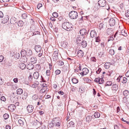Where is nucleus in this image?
<instances>
[{
    "mask_svg": "<svg viewBox=\"0 0 129 129\" xmlns=\"http://www.w3.org/2000/svg\"><path fill=\"white\" fill-rule=\"evenodd\" d=\"M95 42H99L101 40L100 38V37H98L95 38Z\"/></svg>",
    "mask_w": 129,
    "mask_h": 129,
    "instance_id": "obj_50",
    "label": "nucleus"
},
{
    "mask_svg": "<svg viewBox=\"0 0 129 129\" xmlns=\"http://www.w3.org/2000/svg\"><path fill=\"white\" fill-rule=\"evenodd\" d=\"M110 65V63L106 62L105 64V67L106 69H108L109 68Z\"/></svg>",
    "mask_w": 129,
    "mask_h": 129,
    "instance_id": "obj_38",
    "label": "nucleus"
},
{
    "mask_svg": "<svg viewBox=\"0 0 129 129\" xmlns=\"http://www.w3.org/2000/svg\"><path fill=\"white\" fill-rule=\"evenodd\" d=\"M52 15L54 17L56 18L58 16V14L56 12H54L52 14Z\"/></svg>",
    "mask_w": 129,
    "mask_h": 129,
    "instance_id": "obj_52",
    "label": "nucleus"
},
{
    "mask_svg": "<svg viewBox=\"0 0 129 129\" xmlns=\"http://www.w3.org/2000/svg\"><path fill=\"white\" fill-rule=\"evenodd\" d=\"M4 118L5 119H8L9 117V115L7 113H5L3 115Z\"/></svg>",
    "mask_w": 129,
    "mask_h": 129,
    "instance_id": "obj_46",
    "label": "nucleus"
},
{
    "mask_svg": "<svg viewBox=\"0 0 129 129\" xmlns=\"http://www.w3.org/2000/svg\"><path fill=\"white\" fill-rule=\"evenodd\" d=\"M35 68L38 71H40L41 69V66L39 64L36 65L35 66Z\"/></svg>",
    "mask_w": 129,
    "mask_h": 129,
    "instance_id": "obj_32",
    "label": "nucleus"
},
{
    "mask_svg": "<svg viewBox=\"0 0 129 129\" xmlns=\"http://www.w3.org/2000/svg\"><path fill=\"white\" fill-rule=\"evenodd\" d=\"M34 65L32 63H29L28 64L27 66V69L31 70L33 69L34 68Z\"/></svg>",
    "mask_w": 129,
    "mask_h": 129,
    "instance_id": "obj_14",
    "label": "nucleus"
},
{
    "mask_svg": "<svg viewBox=\"0 0 129 129\" xmlns=\"http://www.w3.org/2000/svg\"><path fill=\"white\" fill-rule=\"evenodd\" d=\"M61 45L62 47L65 48L67 46V45L66 43H64L63 42H62Z\"/></svg>",
    "mask_w": 129,
    "mask_h": 129,
    "instance_id": "obj_51",
    "label": "nucleus"
},
{
    "mask_svg": "<svg viewBox=\"0 0 129 129\" xmlns=\"http://www.w3.org/2000/svg\"><path fill=\"white\" fill-rule=\"evenodd\" d=\"M112 87L113 88V89H114V90H117L118 88V86L117 84H114L112 85Z\"/></svg>",
    "mask_w": 129,
    "mask_h": 129,
    "instance_id": "obj_29",
    "label": "nucleus"
},
{
    "mask_svg": "<svg viewBox=\"0 0 129 129\" xmlns=\"http://www.w3.org/2000/svg\"><path fill=\"white\" fill-rule=\"evenodd\" d=\"M26 109L28 112L29 113H30L33 111L34 107L32 105H28Z\"/></svg>",
    "mask_w": 129,
    "mask_h": 129,
    "instance_id": "obj_6",
    "label": "nucleus"
},
{
    "mask_svg": "<svg viewBox=\"0 0 129 129\" xmlns=\"http://www.w3.org/2000/svg\"><path fill=\"white\" fill-rule=\"evenodd\" d=\"M55 126L54 123H53V122H52V120L51 123H50L49 124V126L50 127H52Z\"/></svg>",
    "mask_w": 129,
    "mask_h": 129,
    "instance_id": "obj_58",
    "label": "nucleus"
},
{
    "mask_svg": "<svg viewBox=\"0 0 129 129\" xmlns=\"http://www.w3.org/2000/svg\"><path fill=\"white\" fill-rule=\"evenodd\" d=\"M26 55L28 56H31L32 54V51L30 49H27L26 51Z\"/></svg>",
    "mask_w": 129,
    "mask_h": 129,
    "instance_id": "obj_19",
    "label": "nucleus"
},
{
    "mask_svg": "<svg viewBox=\"0 0 129 129\" xmlns=\"http://www.w3.org/2000/svg\"><path fill=\"white\" fill-rule=\"evenodd\" d=\"M37 61V58L35 57H31L30 59V61L32 62V63L34 64Z\"/></svg>",
    "mask_w": 129,
    "mask_h": 129,
    "instance_id": "obj_17",
    "label": "nucleus"
},
{
    "mask_svg": "<svg viewBox=\"0 0 129 129\" xmlns=\"http://www.w3.org/2000/svg\"><path fill=\"white\" fill-rule=\"evenodd\" d=\"M128 91L127 90H125L123 91V94L125 96H127L128 94Z\"/></svg>",
    "mask_w": 129,
    "mask_h": 129,
    "instance_id": "obj_44",
    "label": "nucleus"
},
{
    "mask_svg": "<svg viewBox=\"0 0 129 129\" xmlns=\"http://www.w3.org/2000/svg\"><path fill=\"white\" fill-rule=\"evenodd\" d=\"M28 94L26 92H24L22 95L23 96L22 98L24 99H25L28 96Z\"/></svg>",
    "mask_w": 129,
    "mask_h": 129,
    "instance_id": "obj_39",
    "label": "nucleus"
},
{
    "mask_svg": "<svg viewBox=\"0 0 129 129\" xmlns=\"http://www.w3.org/2000/svg\"><path fill=\"white\" fill-rule=\"evenodd\" d=\"M99 5V7H98V9L100 7H104L106 5V1L104 0H99L98 1V4L97 5Z\"/></svg>",
    "mask_w": 129,
    "mask_h": 129,
    "instance_id": "obj_4",
    "label": "nucleus"
},
{
    "mask_svg": "<svg viewBox=\"0 0 129 129\" xmlns=\"http://www.w3.org/2000/svg\"><path fill=\"white\" fill-rule=\"evenodd\" d=\"M69 16L71 19H76L78 16V13L75 11H72L69 13Z\"/></svg>",
    "mask_w": 129,
    "mask_h": 129,
    "instance_id": "obj_3",
    "label": "nucleus"
},
{
    "mask_svg": "<svg viewBox=\"0 0 129 129\" xmlns=\"http://www.w3.org/2000/svg\"><path fill=\"white\" fill-rule=\"evenodd\" d=\"M90 36L92 38L95 37L96 36V33L94 30H91L90 33Z\"/></svg>",
    "mask_w": 129,
    "mask_h": 129,
    "instance_id": "obj_15",
    "label": "nucleus"
},
{
    "mask_svg": "<svg viewBox=\"0 0 129 129\" xmlns=\"http://www.w3.org/2000/svg\"><path fill=\"white\" fill-rule=\"evenodd\" d=\"M125 30H122V31L121 32V33L120 34V35H122L126 37L127 35V34L126 32H125Z\"/></svg>",
    "mask_w": 129,
    "mask_h": 129,
    "instance_id": "obj_37",
    "label": "nucleus"
},
{
    "mask_svg": "<svg viewBox=\"0 0 129 129\" xmlns=\"http://www.w3.org/2000/svg\"><path fill=\"white\" fill-rule=\"evenodd\" d=\"M112 29L111 28H108L107 30V33L108 34L111 35L113 33Z\"/></svg>",
    "mask_w": 129,
    "mask_h": 129,
    "instance_id": "obj_18",
    "label": "nucleus"
},
{
    "mask_svg": "<svg viewBox=\"0 0 129 129\" xmlns=\"http://www.w3.org/2000/svg\"><path fill=\"white\" fill-rule=\"evenodd\" d=\"M101 71V69L100 68H99L96 71V72L97 74H99Z\"/></svg>",
    "mask_w": 129,
    "mask_h": 129,
    "instance_id": "obj_59",
    "label": "nucleus"
},
{
    "mask_svg": "<svg viewBox=\"0 0 129 129\" xmlns=\"http://www.w3.org/2000/svg\"><path fill=\"white\" fill-rule=\"evenodd\" d=\"M17 21V19L14 17H13L11 19L10 23L14 25L16 23Z\"/></svg>",
    "mask_w": 129,
    "mask_h": 129,
    "instance_id": "obj_12",
    "label": "nucleus"
},
{
    "mask_svg": "<svg viewBox=\"0 0 129 129\" xmlns=\"http://www.w3.org/2000/svg\"><path fill=\"white\" fill-rule=\"evenodd\" d=\"M32 36L38 35L40 34V32L38 31H35L34 32H33Z\"/></svg>",
    "mask_w": 129,
    "mask_h": 129,
    "instance_id": "obj_55",
    "label": "nucleus"
},
{
    "mask_svg": "<svg viewBox=\"0 0 129 129\" xmlns=\"http://www.w3.org/2000/svg\"><path fill=\"white\" fill-rule=\"evenodd\" d=\"M78 91L82 93L84 91V89L82 88V86H80Z\"/></svg>",
    "mask_w": 129,
    "mask_h": 129,
    "instance_id": "obj_35",
    "label": "nucleus"
},
{
    "mask_svg": "<svg viewBox=\"0 0 129 129\" xmlns=\"http://www.w3.org/2000/svg\"><path fill=\"white\" fill-rule=\"evenodd\" d=\"M20 68L22 70L25 69L26 67L25 64L23 63H21L20 64Z\"/></svg>",
    "mask_w": 129,
    "mask_h": 129,
    "instance_id": "obj_28",
    "label": "nucleus"
},
{
    "mask_svg": "<svg viewBox=\"0 0 129 129\" xmlns=\"http://www.w3.org/2000/svg\"><path fill=\"white\" fill-rule=\"evenodd\" d=\"M115 51L113 49H111L110 50L109 52L110 54L111 55H114L115 53Z\"/></svg>",
    "mask_w": 129,
    "mask_h": 129,
    "instance_id": "obj_42",
    "label": "nucleus"
},
{
    "mask_svg": "<svg viewBox=\"0 0 129 129\" xmlns=\"http://www.w3.org/2000/svg\"><path fill=\"white\" fill-rule=\"evenodd\" d=\"M92 116H87L86 118V120L88 122H89L90 121L92 120Z\"/></svg>",
    "mask_w": 129,
    "mask_h": 129,
    "instance_id": "obj_27",
    "label": "nucleus"
},
{
    "mask_svg": "<svg viewBox=\"0 0 129 129\" xmlns=\"http://www.w3.org/2000/svg\"><path fill=\"white\" fill-rule=\"evenodd\" d=\"M104 25V24L102 23H100L99 26V29L100 30H101L103 28V27Z\"/></svg>",
    "mask_w": 129,
    "mask_h": 129,
    "instance_id": "obj_45",
    "label": "nucleus"
},
{
    "mask_svg": "<svg viewBox=\"0 0 129 129\" xmlns=\"http://www.w3.org/2000/svg\"><path fill=\"white\" fill-rule=\"evenodd\" d=\"M81 41L80 39L79 38H77L76 39V41L77 44H79V43H81L80 41Z\"/></svg>",
    "mask_w": 129,
    "mask_h": 129,
    "instance_id": "obj_60",
    "label": "nucleus"
},
{
    "mask_svg": "<svg viewBox=\"0 0 129 129\" xmlns=\"http://www.w3.org/2000/svg\"><path fill=\"white\" fill-rule=\"evenodd\" d=\"M13 81L15 83H17L18 82V79L17 78H16L14 79Z\"/></svg>",
    "mask_w": 129,
    "mask_h": 129,
    "instance_id": "obj_62",
    "label": "nucleus"
},
{
    "mask_svg": "<svg viewBox=\"0 0 129 129\" xmlns=\"http://www.w3.org/2000/svg\"><path fill=\"white\" fill-rule=\"evenodd\" d=\"M62 27L64 29L69 31L71 30L72 25L71 24H70L69 22H66L63 23Z\"/></svg>",
    "mask_w": 129,
    "mask_h": 129,
    "instance_id": "obj_1",
    "label": "nucleus"
},
{
    "mask_svg": "<svg viewBox=\"0 0 129 129\" xmlns=\"http://www.w3.org/2000/svg\"><path fill=\"white\" fill-rule=\"evenodd\" d=\"M67 123V126H69V127H70L71 126L72 127H74V125L75 124L72 121H71L68 123V122Z\"/></svg>",
    "mask_w": 129,
    "mask_h": 129,
    "instance_id": "obj_26",
    "label": "nucleus"
},
{
    "mask_svg": "<svg viewBox=\"0 0 129 129\" xmlns=\"http://www.w3.org/2000/svg\"><path fill=\"white\" fill-rule=\"evenodd\" d=\"M127 12L125 13V16L128 17H129V10L127 11Z\"/></svg>",
    "mask_w": 129,
    "mask_h": 129,
    "instance_id": "obj_64",
    "label": "nucleus"
},
{
    "mask_svg": "<svg viewBox=\"0 0 129 129\" xmlns=\"http://www.w3.org/2000/svg\"><path fill=\"white\" fill-rule=\"evenodd\" d=\"M18 88V86L17 84L13 85L12 86V88L13 89H15Z\"/></svg>",
    "mask_w": 129,
    "mask_h": 129,
    "instance_id": "obj_56",
    "label": "nucleus"
},
{
    "mask_svg": "<svg viewBox=\"0 0 129 129\" xmlns=\"http://www.w3.org/2000/svg\"><path fill=\"white\" fill-rule=\"evenodd\" d=\"M112 81H108L106 82V83L105 84V86H110L112 85Z\"/></svg>",
    "mask_w": 129,
    "mask_h": 129,
    "instance_id": "obj_36",
    "label": "nucleus"
},
{
    "mask_svg": "<svg viewBox=\"0 0 129 129\" xmlns=\"http://www.w3.org/2000/svg\"><path fill=\"white\" fill-rule=\"evenodd\" d=\"M80 34L81 36L85 35L86 33V30L85 29H82L79 31Z\"/></svg>",
    "mask_w": 129,
    "mask_h": 129,
    "instance_id": "obj_13",
    "label": "nucleus"
},
{
    "mask_svg": "<svg viewBox=\"0 0 129 129\" xmlns=\"http://www.w3.org/2000/svg\"><path fill=\"white\" fill-rule=\"evenodd\" d=\"M88 72V70L87 68H85L82 69V72H81L80 74L82 76H83L84 75L87 74Z\"/></svg>",
    "mask_w": 129,
    "mask_h": 129,
    "instance_id": "obj_5",
    "label": "nucleus"
},
{
    "mask_svg": "<svg viewBox=\"0 0 129 129\" xmlns=\"http://www.w3.org/2000/svg\"><path fill=\"white\" fill-rule=\"evenodd\" d=\"M87 44L86 41L83 40V41L81 43V45L83 48L86 47L87 45Z\"/></svg>",
    "mask_w": 129,
    "mask_h": 129,
    "instance_id": "obj_22",
    "label": "nucleus"
},
{
    "mask_svg": "<svg viewBox=\"0 0 129 129\" xmlns=\"http://www.w3.org/2000/svg\"><path fill=\"white\" fill-rule=\"evenodd\" d=\"M26 54V51L25 50H23L21 51V57L23 56V57H26L25 55Z\"/></svg>",
    "mask_w": 129,
    "mask_h": 129,
    "instance_id": "obj_21",
    "label": "nucleus"
},
{
    "mask_svg": "<svg viewBox=\"0 0 129 129\" xmlns=\"http://www.w3.org/2000/svg\"><path fill=\"white\" fill-rule=\"evenodd\" d=\"M77 55L78 56L81 58L84 55V53L83 51L81 50H79L77 52Z\"/></svg>",
    "mask_w": 129,
    "mask_h": 129,
    "instance_id": "obj_11",
    "label": "nucleus"
},
{
    "mask_svg": "<svg viewBox=\"0 0 129 129\" xmlns=\"http://www.w3.org/2000/svg\"><path fill=\"white\" fill-rule=\"evenodd\" d=\"M50 70H47L46 72V75L48 76H49L50 75Z\"/></svg>",
    "mask_w": 129,
    "mask_h": 129,
    "instance_id": "obj_54",
    "label": "nucleus"
},
{
    "mask_svg": "<svg viewBox=\"0 0 129 129\" xmlns=\"http://www.w3.org/2000/svg\"><path fill=\"white\" fill-rule=\"evenodd\" d=\"M127 78L125 77H124L123 78V81H122V82L123 83H125L127 82Z\"/></svg>",
    "mask_w": 129,
    "mask_h": 129,
    "instance_id": "obj_49",
    "label": "nucleus"
},
{
    "mask_svg": "<svg viewBox=\"0 0 129 129\" xmlns=\"http://www.w3.org/2000/svg\"><path fill=\"white\" fill-rule=\"evenodd\" d=\"M9 19V16L8 15L5 16L4 18L2 19L1 23L5 24L7 23Z\"/></svg>",
    "mask_w": 129,
    "mask_h": 129,
    "instance_id": "obj_10",
    "label": "nucleus"
},
{
    "mask_svg": "<svg viewBox=\"0 0 129 129\" xmlns=\"http://www.w3.org/2000/svg\"><path fill=\"white\" fill-rule=\"evenodd\" d=\"M4 59V56L2 55L0 56V62H2Z\"/></svg>",
    "mask_w": 129,
    "mask_h": 129,
    "instance_id": "obj_61",
    "label": "nucleus"
},
{
    "mask_svg": "<svg viewBox=\"0 0 129 129\" xmlns=\"http://www.w3.org/2000/svg\"><path fill=\"white\" fill-rule=\"evenodd\" d=\"M42 4L41 3L39 4L37 6V8L38 9H39V8L42 6Z\"/></svg>",
    "mask_w": 129,
    "mask_h": 129,
    "instance_id": "obj_63",
    "label": "nucleus"
},
{
    "mask_svg": "<svg viewBox=\"0 0 129 129\" xmlns=\"http://www.w3.org/2000/svg\"><path fill=\"white\" fill-rule=\"evenodd\" d=\"M39 82L37 81H36L32 85L31 87L35 88L39 84Z\"/></svg>",
    "mask_w": 129,
    "mask_h": 129,
    "instance_id": "obj_25",
    "label": "nucleus"
},
{
    "mask_svg": "<svg viewBox=\"0 0 129 129\" xmlns=\"http://www.w3.org/2000/svg\"><path fill=\"white\" fill-rule=\"evenodd\" d=\"M1 100L3 102H5L6 101V99L4 96H2L1 97Z\"/></svg>",
    "mask_w": 129,
    "mask_h": 129,
    "instance_id": "obj_57",
    "label": "nucleus"
},
{
    "mask_svg": "<svg viewBox=\"0 0 129 129\" xmlns=\"http://www.w3.org/2000/svg\"><path fill=\"white\" fill-rule=\"evenodd\" d=\"M99 56L100 57H104L105 55V53L103 52H100L99 53Z\"/></svg>",
    "mask_w": 129,
    "mask_h": 129,
    "instance_id": "obj_30",
    "label": "nucleus"
},
{
    "mask_svg": "<svg viewBox=\"0 0 129 129\" xmlns=\"http://www.w3.org/2000/svg\"><path fill=\"white\" fill-rule=\"evenodd\" d=\"M53 59H56L58 58V52L57 51H55L53 53Z\"/></svg>",
    "mask_w": 129,
    "mask_h": 129,
    "instance_id": "obj_20",
    "label": "nucleus"
},
{
    "mask_svg": "<svg viewBox=\"0 0 129 129\" xmlns=\"http://www.w3.org/2000/svg\"><path fill=\"white\" fill-rule=\"evenodd\" d=\"M39 76V73L37 72H34L33 75L34 78L35 79H37L38 78Z\"/></svg>",
    "mask_w": 129,
    "mask_h": 129,
    "instance_id": "obj_16",
    "label": "nucleus"
},
{
    "mask_svg": "<svg viewBox=\"0 0 129 129\" xmlns=\"http://www.w3.org/2000/svg\"><path fill=\"white\" fill-rule=\"evenodd\" d=\"M17 24L18 26L22 27L23 26L24 22L21 20H19Z\"/></svg>",
    "mask_w": 129,
    "mask_h": 129,
    "instance_id": "obj_24",
    "label": "nucleus"
},
{
    "mask_svg": "<svg viewBox=\"0 0 129 129\" xmlns=\"http://www.w3.org/2000/svg\"><path fill=\"white\" fill-rule=\"evenodd\" d=\"M18 122L20 126H22L23 125V122L22 120L21 119L19 120H18Z\"/></svg>",
    "mask_w": 129,
    "mask_h": 129,
    "instance_id": "obj_40",
    "label": "nucleus"
},
{
    "mask_svg": "<svg viewBox=\"0 0 129 129\" xmlns=\"http://www.w3.org/2000/svg\"><path fill=\"white\" fill-rule=\"evenodd\" d=\"M38 99V96L36 94H34L32 97V99L36 101Z\"/></svg>",
    "mask_w": 129,
    "mask_h": 129,
    "instance_id": "obj_31",
    "label": "nucleus"
},
{
    "mask_svg": "<svg viewBox=\"0 0 129 129\" xmlns=\"http://www.w3.org/2000/svg\"><path fill=\"white\" fill-rule=\"evenodd\" d=\"M52 120V122H53V123H54V124L55 126L58 129L59 128L60 125V121L59 118H54Z\"/></svg>",
    "mask_w": 129,
    "mask_h": 129,
    "instance_id": "obj_2",
    "label": "nucleus"
},
{
    "mask_svg": "<svg viewBox=\"0 0 129 129\" xmlns=\"http://www.w3.org/2000/svg\"><path fill=\"white\" fill-rule=\"evenodd\" d=\"M60 71L59 70H56L55 71V74L56 75H59L60 73Z\"/></svg>",
    "mask_w": 129,
    "mask_h": 129,
    "instance_id": "obj_53",
    "label": "nucleus"
},
{
    "mask_svg": "<svg viewBox=\"0 0 129 129\" xmlns=\"http://www.w3.org/2000/svg\"><path fill=\"white\" fill-rule=\"evenodd\" d=\"M98 81V83L99 84H102L104 82V81L103 78H99Z\"/></svg>",
    "mask_w": 129,
    "mask_h": 129,
    "instance_id": "obj_41",
    "label": "nucleus"
},
{
    "mask_svg": "<svg viewBox=\"0 0 129 129\" xmlns=\"http://www.w3.org/2000/svg\"><path fill=\"white\" fill-rule=\"evenodd\" d=\"M58 19L59 21H61L62 22L66 21V19L63 18L62 17L60 16L58 18Z\"/></svg>",
    "mask_w": 129,
    "mask_h": 129,
    "instance_id": "obj_43",
    "label": "nucleus"
},
{
    "mask_svg": "<svg viewBox=\"0 0 129 129\" xmlns=\"http://www.w3.org/2000/svg\"><path fill=\"white\" fill-rule=\"evenodd\" d=\"M35 49L36 51L37 52H42V48L39 45H36L35 46Z\"/></svg>",
    "mask_w": 129,
    "mask_h": 129,
    "instance_id": "obj_8",
    "label": "nucleus"
},
{
    "mask_svg": "<svg viewBox=\"0 0 129 129\" xmlns=\"http://www.w3.org/2000/svg\"><path fill=\"white\" fill-rule=\"evenodd\" d=\"M100 116V114L98 112H96L94 114V116L95 118L99 117Z\"/></svg>",
    "mask_w": 129,
    "mask_h": 129,
    "instance_id": "obj_33",
    "label": "nucleus"
},
{
    "mask_svg": "<svg viewBox=\"0 0 129 129\" xmlns=\"http://www.w3.org/2000/svg\"><path fill=\"white\" fill-rule=\"evenodd\" d=\"M16 92L17 94L21 95L22 93L23 90L22 89L19 88L17 90Z\"/></svg>",
    "mask_w": 129,
    "mask_h": 129,
    "instance_id": "obj_23",
    "label": "nucleus"
},
{
    "mask_svg": "<svg viewBox=\"0 0 129 129\" xmlns=\"http://www.w3.org/2000/svg\"><path fill=\"white\" fill-rule=\"evenodd\" d=\"M8 108L10 111L13 112L15 109L16 107L14 104H11L8 106Z\"/></svg>",
    "mask_w": 129,
    "mask_h": 129,
    "instance_id": "obj_9",
    "label": "nucleus"
},
{
    "mask_svg": "<svg viewBox=\"0 0 129 129\" xmlns=\"http://www.w3.org/2000/svg\"><path fill=\"white\" fill-rule=\"evenodd\" d=\"M27 17V15L26 13H23L22 14V17L23 19H25Z\"/></svg>",
    "mask_w": 129,
    "mask_h": 129,
    "instance_id": "obj_47",
    "label": "nucleus"
},
{
    "mask_svg": "<svg viewBox=\"0 0 129 129\" xmlns=\"http://www.w3.org/2000/svg\"><path fill=\"white\" fill-rule=\"evenodd\" d=\"M14 56L16 58L18 59L20 57V54L18 53H16L14 55Z\"/></svg>",
    "mask_w": 129,
    "mask_h": 129,
    "instance_id": "obj_48",
    "label": "nucleus"
},
{
    "mask_svg": "<svg viewBox=\"0 0 129 129\" xmlns=\"http://www.w3.org/2000/svg\"><path fill=\"white\" fill-rule=\"evenodd\" d=\"M72 81L73 83L74 84H76L78 82V80L77 79L75 78H73L72 79Z\"/></svg>",
    "mask_w": 129,
    "mask_h": 129,
    "instance_id": "obj_34",
    "label": "nucleus"
},
{
    "mask_svg": "<svg viewBox=\"0 0 129 129\" xmlns=\"http://www.w3.org/2000/svg\"><path fill=\"white\" fill-rule=\"evenodd\" d=\"M109 25L111 26H113L115 25V21L113 18H110L109 20Z\"/></svg>",
    "mask_w": 129,
    "mask_h": 129,
    "instance_id": "obj_7",
    "label": "nucleus"
}]
</instances>
